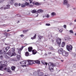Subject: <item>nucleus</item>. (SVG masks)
Segmentation results:
<instances>
[{"label": "nucleus", "mask_w": 76, "mask_h": 76, "mask_svg": "<svg viewBox=\"0 0 76 76\" xmlns=\"http://www.w3.org/2000/svg\"><path fill=\"white\" fill-rule=\"evenodd\" d=\"M6 70L7 72H8V73H12V71H10V67H8L7 69L6 68Z\"/></svg>", "instance_id": "nucleus-14"}, {"label": "nucleus", "mask_w": 76, "mask_h": 76, "mask_svg": "<svg viewBox=\"0 0 76 76\" xmlns=\"http://www.w3.org/2000/svg\"><path fill=\"white\" fill-rule=\"evenodd\" d=\"M64 45H65V43L64 42H63L62 45V47H64Z\"/></svg>", "instance_id": "nucleus-33"}, {"label": "nucleus", "mask_w": 76, "mask_h": 76, "mask_svg": "<svg viewBox=\"0 0 76 76\" xmlns=\"http://www.w3.org/2000/svg\"><path fill=\"white\" fill-rule=\"evenodd\" d=\"M36 34H35V35L33 37H31V39H32V40H33V39H35L36 38Z\"/></svg>", "instance_id": "nucleus-27"}, {"label": "nucleus", "mask_w": 76, "mask_h": 76, "mask_svg": "<svg viewBox=\"0 0 76 76\" xmlns=\"http://www.w3.org/2000/svg\"><path fill=\"white\" fill-rule=\"evenodd\" d=\"M21 5V4H20V3H19V4H18V5L19 6H20Z\"/></svg>", "instance_id": "nucleus-56"}, {"label": "nucleus", "mask_w": 76, "mask_h": 76, "mask_svg": "<svg viewBox=\"0 0 76 76\" xmlns=\"http://www.w3.org/2000/svg\"><path fill=\"white\" fill-rule=\"evenodd\" d=\"M37 72H35L34 73V76H37Z\"/></svg>", "instance_id": "nucleus-31"}, {"label": "nucleus", "mask_w": 76, "mask_h": 76, "mask_svg": "<svg viewBox=\"0 0 76 76\" xmlns=\"http://www.w3.org/2000/svg\"><path fill=\"white\" fill-rule=\"evenodd\" d=\"M32 54H37V52H36V50H32Z\"/></svg>", "instance_id": "nucleus-22"}, {"label": "nucleus", "mask_w": 76, "mask_h": 76, "mask_svg": "<svg viewBox=\"0 0 76 76\" xmlns=\"http://www.w3.org/2000/svg\"><path fill=\"white\" fill-rule=\"evenodd\" d=\"M59 31L60 32H61L63 31V30H62V29H60L59 30Z\"/></svg>", "instance_id": "nucleus-47"}, {"label": "nucleus", "mask_w": 76, "mask_h": 76, "mask_svg": "<svg viewBox=\"0 0 76 76\" xmlns=\"http://www.w3.org/2000/svg\"><path fill=\"white\" fill-rule=\"evenodd\" d=\"M48 66H56V65H55V64H53L52 62H50L48 63Z\"/></svg>", "instance_id": "nucleus-17"}, {"label": "nucleus", "mask_w": 76, "mask_h": 76, "mask_svg": "<svg viewBox=\"0 0 76 76\" xmlns=\"http://www.w3.org/2000/svg\"><path fill=\"white\" fill-rule=\"evenodd\" d=\"M69 32L70 34H73V31L72 30H70L69 31Z\"/></svg>", "instance_id": "nucleus-38"}, {"label": "nucleus", "mask_w": 76, "mask_h": 76, "mask_svg": "<svg viewBox=\"0 0 76 76\" xmlns=\"http://www.w3.org/2000/svg\"><path fill=\"white\" fill-rule=\"evenodd\" d=\"M28 30H24L23 31V32L24 33H25V32H27V31H28Z\"/></svg>", "instance_id": "nucleus-36"}, {"label": "nucleus", "mask_w": 76, "mask_h": 76, "mask_svg": "<svg viewBox=\"0 0 76 76\" xmlns=\"http://www.w3.org/2000/svg\"><path fill=\"white\" fill-rule=\"evenodd\" d=\"M64 27L65 29H66V25H65L64 26Z\"/></svg>", "instance_id": "nucleus-48"}, {"label": "nucleus", "mask_w": 76, "mask_h": 76, "mask_svg": "<svg viewBox=\"0 0 76 76\" xmlns=\"http://www.w3.org/2000/svg\"><path fill=\"white\" fill-rule=\"evenodd\" d=\"M19 22H20L19 21H18L17 22V23H19Z\"/></svg>", "instance_id": "nucleus-58"}, {"label": "nucleus", "mask_w": 76, "mask_h": 76, "mask_svg": "<svg viewBox=\"0 0 76 76\" xmlns=\"http://www.w3.org/2000/svg\"><path fill=\"white\" fill-rule=\"evenodd\" d=\"M23 47H23V46H22V47L21 48H20L19 49H18V53L20 55V54H21V51H22V50H23Z\"/></svg>", "instance_id": "nucleus-10"}, {"label": "nucleus", "mask_w": 76, "mask_h": 76, "mask_svg": "<svg viewBox=\"0 0 76 76\" xmlns=\"http://www.w3.org/2000/svg\"><path fill=\"white\" fill-rule=\"evenodd\" d=\"M49 49L51 50H54V48L53 47H50L49 48Z\"/></svg>", "instance_id": "nucleus-37"}, {"label": "nucleus", "mask_w": 76, "mask_h": 76, "mask_svg": "<svg viewBox=\"0 0 76 76\" xmlns=\"http://www.w3.org/2000/svg\"><path fill=\"white\" fill-rule=\"evenodd\" d=\"M36 12H37V11H36L35 10H34L31 11V12L32 13H36Z\"/></svg>", "instance_id": "nucleus-29"}, {"label": "nucleus", "mask_w": 76, "mask_h": 76, "mask_svg": "<svg viewBox=\"0 0 76 76\" xmlns=\"http://www.w3.org/2000/svg\"><path fill=\"white\" fill-rule=\"evenodd\" d=\"M34 62L36 63H37V64H40V61H39V60L34 61Z\"/></svg>", "instance_id": "nucleus-19"}, {"label": "nucleus", "mask_w": 76, "mask_h": 76, "mask_svg": "<svg viewBox=\"0 0 76 76\" xmlns=\"http://www.w3.org/2000/svg\"><path fill=\"white\" fill-rule=\"evenodd\" d=\"M51 15H52V16H54L56 15V13L54 12H53L51 14Z\"/></svg>", "instance_id": "nucleus-30"}, {"label": "nucleus", "mask_w": 76, "mask_h": 76, "mask_svg": "<svg viewBox=\"0 0 76 76\" xmlns=\"http://www.w3.org/2000/svg\"><path fill=\"white\" fill-rule=\"evenodd\" d=\"M45 56H47V53H45Z\"/></svg>", "instance_id": "nucleus-61"}, {"label": "nucleus", "mask_w": 76, "mask_h": 76, "mask_svg": "<svg viewBox=\"0 0 76 76\" xmlns=\"http://www.w3.org/2000/svg\"><path fill=\"white\" fill-rule=\"evenodd\" d=\"M11 31L10 30L8 29L7 31H6V32H9L10 31Z\"/></svg>", "instance_id": "nucleus-53"}, {"label": "nucleus", "mask_w": 76, "mask_h": 76, "mask_svg": "<svg viewBox=\"0 0 76 76\" xmlns=\"http://www.w3.org/2000/svg\"><path fill=\"white\" fill-rule=\"evenodd\" d=\"M18 16L20 17V15H18Z\"/></svg>", "instance_id": "nucleus-57"}, {"label": "nucleus", "mask_w": 76, "mask_h": 76, "mask_svg": "<svg viewBox=\"0 0 76 76\" xmlns=\"http://www.w3.org/2000/svg\"><path fill=\"white\" fill-rule=\"evenodd\" d=\"M61 61H62V62H63V60H61Z\"/></svg>", "instance_id": "nucleus-60"}, {"label": "nucleus", "mask_w": 76, "mask_h": 76, "mask_svg": "<svg viewBox=\"0 0 76 76\" xmlns=\"http://www.w3.org/2000/svg\"><path fill=\"white\" fill-rule=\"evenodd\" d=\"M3 0H0V3H1V2H3Z\"/></svg>", "instance_id": "nucleus-49"}, {"label": "nucleus", "mask_w": 76, "mask_h": 76, "mask_svg": "<svg viewBox=\"0 0 76 76\" xmlns=\"http://www.w3.org/2000/svg\"><path fill=\"white\" fill-rule=\"evenodd\" d=\"M29 7H32V5H29Z\"/></svg>", "instance_id": "nucleus-54"}, {"label": "nucleus", "mask_w": 76, "mask_h": 76, "mask_svg": "<svg viewBox=\"0 0 76 76\" xmlns=\"http://www.w3.org/2000/svg\"><path fill=\"white\" fill-rule=\"evenodd\" d=\"M45 76H48L47 75H45Z\"/></svg>", "instance_id": "nucleus-63"}, {"label": "nucleus", "mask_w": 76, "mask_h": 76, "mask_svg": "<svg viewBox=\"0 0 76 76\" xmlns=\"http://www.w3.org/2000/svg\"><path fill=\"white\" fill-rule=\"evenodd\" d=\"M48 54H51V52H48Z\"/></svg>", "instance_id": "nucleus-52"}, {"label": "nucleus", "mask_w": 76, "mask_h": 76, "mask_svg": "<svg viewBox=\"0 0 76 76\" xmlns=\"http://www.w3.org/2000/svg\"><path fill=\"white\" fill-rule=\"evenodd\" d=\"M4 35H5V36H7V33L6 32H5L4 33Z\"/></svg>", "instance_id": "nucleus-41"}, {"label": "nucleus", "mask_w": 76, "mask_h": 76, "mask_svg": "<svg viewBox=\"0 0 76 76\" xmlns=\"http://www.w3.org/2000/svg\"><path fill=\"white\" fill-rule=\"evenodd\" d=\"M74 22H76V20H75Z\"/></svg>", "instance_id": "nucleus-62"}, {"label": "nucleus", "mask_w": 76, "mask_h": 76, "mask_svg": "<svg viewBox=\"0 0 76 76\" xmlns=\"http://www.w3.org/2000/svg\"><path fill=\"white\" fill-rule=\"evenodd\" d=\"M15 6H18V3H15Z\"/></svg>", "instance_id": "nucleus-42"}, {"label": "nucleus", "mask_w": 76, "mask_h": 76, "mask_svg": "<svg viewBox=\"0 0 76 76\" xmlns=\"http://www.w3.org/2000/svg\"><path fill=\"white\" fill-rule=\"evenodd\" d=\"M26 63H27V61H23L20 62V64H26Z\"/></svg>", "instance_id": "nucleus-15"}, {"label": "nucleus", "mask_w": 76, "mask_h": 76, "mask_svg": "<svg viewBox=\"0 0 76 76\" xmlns=\"http://www.w3.org/2000/svg\"><path fill=\"white\" fill-rule=\"evenodd\" d=\"M35 4L37 6H40V5H41V4L39 3L38 2H36L35 3Z\"/></svg>", "instance_id": "nucleus-25"}, {"label": "nucleus", "mask_w": 76, "mask_h": 76, "mask_svg": "<svg viewBox=\"0 0 76 76\" xmlns=\"http://www.w3.org/2000/svg\"><path fill=\"white\" fill-rule=\"evenodd\" d=\"M37 12L38 13H42L44 12V10H39Z\"/></svg>", "instance_id": "nucleus-20"}, {"label": "nucleus", "mask_w": 76, "mask_h": 76, "mask_svg": "<svg viewBox=\"0 0 76 76\" xmlns=\"http://www.w3.org/2000/svg\"><path fill=\"white\" fill-rule=\"evenodd\" d=\"M14 0H11L10 2V3L11 4H13V1H14Z\"/></svg>", "instance_id": "nucleus-39"}, {"label": "nucleus", "mask_w": 76, "mask_h": 76, "mask_svg": "<svg viewBox=\"0 0 76 76\" xmlns=\"http://www.w3.org/2000/svg\"><path fill=\"white\" fill-rule=\"evenodd\" d=\"M10 50L11 51H12V55L11 56V57H12V56H16V53L15 52V48H12Z\"/></svg>", "instance_id": "nucleus-3"}, {"label": "nucleus", "mask_w": 76, "mask_h": 76, "mask_svg": "<svg viewBox=\"0 0 76 76\" xmlns=\"http://www.w3.org/2000/svg\"><path fill=\"white\" fill-rule=\"evenodd\" d=\"M10 48V47H6L5 48H4L3 51L4 53H6L7 51V50Z\"/></svg>", "instance_id": "nucleus-11"}, {"label": "nucleus", "mask_w": 76, "mask_h": 76, "mask_svg": "<svg viewBox=\"0 0 76 76\" xmlns=\"http://www.w3.org/2000/svg\"><path fill=\"white\" fill-rule=\"evenodd\" d=\"M31 61H32V64H35V63H34V62L33 60H31Z\"/></svg>", "instance_id": "nucleus-51"}, {"label": "nucleus", "mask_w": 76, "mask_h": 76, "mask_svg": "<svg viewBox=\"0 0 76 76\" xmlns=\"http://www.w3.org/2000/svg\"><path fill=\"white\" fill-rule=\"evenodd\" d=\"M15 69H16V67L15 66H12L11 67L12 70H13V71H15Z\"/></svg>", "instance_id": "nucleus-21"}, {"label": "nucleus", "mask_w": 76, "mask_h": 76, "mask_svg": "<svg viewBox=\"0 0 76 76\" xmlns=\"http://www.w3.org/2000/svg\"><path fill=\"white\" fill-rule=\"evenodd\" d=\"M28 50L29 52H31L32 50V47H29L28 48Z\"/></svg>", "instance_id": "nucleus-18"}, {"label": "nucleus", "mask_w": 76, "mask_h": 76, "mask_svg": "<svg viewBox=\"0 0 76 76\" xmlns=\"http://www.w3.org/2000/svg\"><path fill=\"white\" fill-rule=\"evenodd\" d=\"M20 57H21V56H20L19 55H17V58L18 60H20Z\"/></svg>", "instance_id": "nucleus-24"}, {"label": "nucleus", "mask_w": 76, "mask_h": 76, "mask_svg": "<svg viewBox=\"0 0 76 76\" xmlns=\"http://www.w3.org/2000/svg\"><path fill=\"white\" fill-rule=\"evenodd\" d=\"M10 5L9 4H8L6 5V7H1V9H4V10H6V9H9L10 8Z\"/></svg>", "instance_id": "nucleus-5"}, {"label": "nucleus", "mask_w": 76, "mask_h": 76, "mask_svg": "<svg viewBox=\"0 0 76 76\" xmlns=\"http://www.w3.org/2000/svg\"><path fill=\"white\" fill-rule=\"evenodd\" d=\"M21 7H26V5L25 4V3L22 4Z\"/></svg>", "instance_id": "nucleus-26"}, {"label": "nucleus", "mask_w": 76, "mask_h": 76, "mask_svg": "<svg viewBox=\"0 0 76 76\" xmlns=\"http://www.w3.org/2000/svg\"><path fill=\"white\" fill-rule=\"evenodd\" d=\"M29 1H30V4H31V3H32V0H29Z\"/></svg>", "instance_id": "nucleus-45"}, {"label": "nucleus", "mask_w": 76, "mask_h": 76, "mask_svg": "<svg viewBox=\"0 0 76 76\" xmlns=\"http://www.w3.org/2000/svg\"><path fill=\"white\" fill-rule=\"evenodd\" d=\"M66 7H67V8H69V7H70V4H67V5H66Z\"/></svg>", "instance_id": "nucleus-35"}, {"label": "nucleus", "mask_w": 76, "mask_h": 76, "mask_svg": "<svg viewBox=\"0 0 76 76\" xmlns=\"http://www.w3.org/2000/svg\"><path fill=\"white\" fill-rule=\"evenodd\" d=\"M39 39H38L39 41V40H40V39H41L42 38H43V36H39Z\"/></svg>", "instance_id": "nucleus-34"}, {"label": "nucleus", "mask_w": 76, "mask_h": 76, "mask_svg": "<svg viewBox=\"0 0 76 76\" xmlns=\"http://www.w3.org/2000/svg\"><path fill=\"white\" fill-rule=\"evenodd\" d=\"M66 48L68 51H71V50H72L73 47L72 45L69 46L67 45Z\"/></svg>", "instance_id": "nucleus-6"}, {"label": "nucleus", "mask_w": 76, "mask_h": 76, "mask_svg": "<svg viewBox=\"0 0 76 76\" xmlns=\"http://www.w3.org/2000/svg\"><path fill=\"white\" fill-rule=\"evenodd\" d=\"M28 63L27 64V65H22V67H26L28 65H32V61L31 60H28Z\"/></svg>", "instance_id": "nucleus-2"}, {"label": "nucleus", "mask_w": 76, "mask_h": 76, "mask_svg": "<svg viewBox=\"0 0 76 76\" xmlns=\"http://www.w3.org/2000/svg\"><path fill=\"white\" fill-rule=\"evenodd\" d=\"M68 4V0H64L63 2V4L64 6H66Z\"/></svg>", "instance_id": "nucleus-12"}, {"label": "nucleus", "mask_w": 76, "mask_h": 76, "mask_svg": "<svg viewBox=\"0 0 76 76\" xmlns=\"http://www.w3.org/2000/svg\"><path fill=\"white\" fill-rule=\"evenodd\" d=\"M64 51V50H63V49L62 48H61L60 49H59L58 50V53H59V54H62Z\"/></svg>", "instance_id": "nucleus-8"}, {"label": "nucleus", "mask_w": 76, "mask_h": 76, "mask_svg": "<svg viewBox=\"0 0 76 76\" xmlns=\"http://www.w3.org/2000/svg\"><path fill=\"white\" fill-rule=\"evenodd\" d=\"M46 17L48 18H49V17H50V15H49L47 14L46 16Z\"/></svg>", "instance_id": "nucleus-44"}, {"label": "nucleus", "mask_w": 76, "mask_h": 76, "mask_svg": "<svg viewBox=\"0 0 76 76\" xmlns=\"http://www.w3.org/2000/svg\"><path fill=\"white\" fill-rule=\"evenodd\" d=\"M0 54H3V51L1 50H0Z\"/></svg>", "instance_id": "nucleus-46"}, {"label": "nucleus", "mask_w": 76, "mask_h": 76, "mask_svg": "<svg viewBox=\"0 0 76 76\" xmlns=\"http://www.w3.org/2000/svg\"><path fill=\"white\" fill-rule=\"evenodd\" d=\"M4 63L5 64H3L2 65L0 66V70L1 71H6V66H7V61H3Z\"/></svg>", "instance_id": "nucleus-1"}, {"label": "nucleus", "mask_w": 76, "mask_h": 76, "mask_svg": "<svg viewBox=\"0 0 76 76\" xmlns=\"http://www.w3.org/2000/svg\"><path fill=\"white\" fill-rule=\"evenodd\" d=\"M75 35L76 36V33H75Z\"/></svg>", "instance_id": "nucleus-64"}, {"label": "nucleus", "mask_w": 76, "mask_h": 76, "mask_svg": "<svg viewBox=\"0 0 76 76\" xmlns=\"http://www.w3.org/2000/svg\"><path fill=\"white\" fill-rule=\"evenodd\" d=\"M12 52H11L10 50H9V51L7 53V54L8 56H11L10 57H12Z\"/></svg>", "instance_id": "nucleus-16"}, {"label": "nucleus", "mask_w": 76, "mask_h": 76, "mask_svg": "<svg viewBox=\"0 0 76 76\" xmlns=\"http://www.w3.org/2000/svg\"><path fill=\"white\" fill-rule=\"evenodd\" d=\"M41 63H42V64H44L45 65H46V66H47V64H47V63H46V62H43V61H41Z\"/></svg>", "instance_id": "nucleus-28"}, {"label": "nucleus", "mask_w": 76, "mask_h": 76, "mask_svg": "<svg viewBox=\"0 0 76 76\" xmlns=\"http://www.w3.org/2000/svg\"><path fill=\"white\" fill-rule=\"evenodd\" d=\"M70 25H72V23H70Z\"/></svg>", "instance_id": "nucleus-55"}, {"label": "nucleus", "mask_w": 76, "mask_h": 76, "mask_svg": "<svg viewBox=\"0 0 76 76\" xmlns=\"http://www.w3.org/2000/svg\"><path fill=\"white\" fill-rule=\"evenodd\" d=\"M21 37H24V35H23V34H21L20 35Z\"/></svg>", "instance_id": "nucleus-50"}, {"label": "nucleus", "mask_w": 76, "mask_h": 76, "mask_svg": "<svg viewBox=\"0 0 76 76\" xmlns=\"http://www.w3.org/2000/svg\"><path fill=\"white\" fill-rule=\"evenodd\" d=\"M56 66H53V65H51L49 66V69L50 70L51 72H53V68L54 67H55Z\"/></svg>", "instance_id": "nucleus-9"}, {"label": "nucleus", "mask_w": 76, "mask_h": 76, "mask_svg": "<svg viewBox=\"0 0 76 76\" xmlns=\"http://www.w3.org/2000/svg\"><path fill=\"white\" fill-rule=\"evenodd\" d=\"M43 75H44L43 73L40 72H38V76H43Z\"/></svg>", "instance_id": "nucleus-13"}, {"label": "nucleus", "mask_w": 76, "mask_h": 76, "mask_svg": "<svg viewBox=\"0 0 76 76\" xmlns=\"http://www.w3.org/2000/svg\"><path fill=\"white\" fill-rule=\"evenodd\" d=\"M52 42H54V40H52Z\"/></svg>", "instance_id": "nucleus-59"}, {"label": "nucleus", "mask_w": 76, "mask_h": 76, "mask_svg": "<svg viewBox=\"0 0 76 76\" xmlns=\"http://www.w3.org/2000/svg\"><path fill=\"white\" fill-rule=\"evenodd\" d=\"M25 55L26 56H28L29 55V52H26L25 53Z\"/></svg>", "instance_id": "nucleus-23"}, {"label": "nucleus", "mask_w": 76, "mask_h": 76, "mask_svg": "<svg viewBox=\"0 0 76 76\" xmlns=\"http://www.w3.org/2000/svg\"><path fill=\"white\" fill-rule=\"evenodd\" d=\"M61 42V39L60 38H58L56 39V42L58 45L59 46H60Z\"/></svg>", "instance_id": "nucleus-7"}, {"label": "nucleus", "mask_w": 76, "mask_h": 76, "mask_svg": "<svg viewBox=\"0 0 76 76\" xmlns=\"http://www.w3.org/2000/svg\"><path fill=\"white\" fill-rule=\"evenodd\" d=\"M46 26H50V23H46L45 24Z\"/></svg>", "instance_id": "nucleus-43"}, {"label": "nucleus", "mask_w": 76, "mask_h": 76, "mask_svg": "<svg viewBox=\"0 0 76 76\" xmlns=\"http://www.w3.org/2000/svg\"><path fill=\"white\" fill-rule=\"evenodd\" d=\"M62 55L63 56H64V57H66L69 56V52L64 50L62 54Z\"/></svg>", "instance_id": "nucleus-4"}, {"label": "nucleus", "mask_w": 76, "mask_h": 76, "mask_svg": "<svg viewBox=\"0 0 76 76\" xmlns=\"http://www.w3.org/2000/svg\"><path fill=\"white\" fill-rule=\"evenodd\" d=\"M26 6H28L29 4V3H28V2H26L25 3Z\"/></svg>", "instance_id": "nucleus-40"}, {"label": "nucleus", "mask_w": 76, "mask_h": 76, "mask_svg": "<svg viewBox=\"0 0 76 76\" xmlns=\"http://www.w3.org/2000/svg\"><path fill=\"white\" fill-rule=\"evenodd\" d=\"M4 58H6V59H8V58H9V57L8 56H7L6 55V56H4Z\"/></svg>", "instance_id": "nucleus-32"}]
</instances>
